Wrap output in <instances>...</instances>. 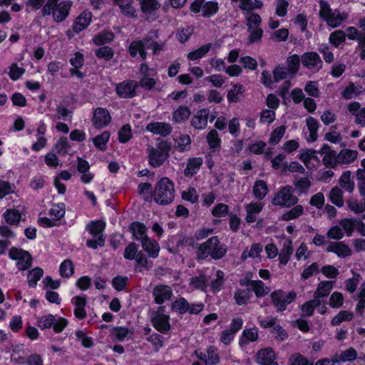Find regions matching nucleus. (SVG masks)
I'll return each instance as SVG.
<instances>
[{"instance_id":"44","label":"nucleus","mask_w":365,"mask_h":365,"mask_svg":"<svg viewBox=\"0 0 365 365\" xmlns=\"http://www.w3.org/2000/svg\"><path fill=\"white\" fill-rule=\"evenodd\" d=\"M354 314L350 311H340L331 321L332 326H338L343 322H350L354 319Z\"/></svg>"},{"instance_id":"21","label":"nucleus","mask_w":365,"mask_h":365,"mask_svg":"<svg viewBox=\"0 0 365 365\" xmlns=\"http://www.w3.org/2000/svg\"><path fill=\"white\" fill-rule=\"evenodd\" d=\"M146 130L153 134H159L162 136L168 135L172 131V126L167 123L155 122L150 123L146 126Z\"/></svg>"},{"instance_id":"38","label":"nucleus","mask_w":365,"mask_h":365,"mask_svg":"<svg viewBox=\"0 0 365 365\" xmlns=\"http://www.w3.org/2000/svg\"><path fill=\"white\" fill-rule=\"evenodd\" d=\"M333 288V282L323 281L319 283L316 291L315 297H327Z\"/></svg>"},{"instance_id":"7","label":"nucleus","mask_w":365,"mask_h":365,"mask_svg":"<svg viewBox=\"0 0 365 365\" xmlns=\"http://www.w3.org/2000/svg\"><path fill=\"white\" fill-rule=\"evenodd\" d=\"M293 192L294 190L291 185L282 187L273 197L272 203L282 207H289L296 205L299 200L293 195Z\"/></svg>"},{"instance_id":"33","label":"nucleus","mask_w":365,"mask_h":365,"mask_svg":"<svg viewBox=\"0 0 365 365\" xmlns=\"http://www.w3.org/2000/svg\"><path fill=\"white\" fill-rule=\"evenodd\" d=\"M130 229L132 231L133 235L134 238L140 242L144 240V238L148 237L146 235V227L144 224L139 222H134L130 225Z\"/></svg>"},{"instance_id":"14","label":"nucleus","mask_w":365,"mask_h":365,"mask_svg":"<svg viewBox=\"0 0 365 365\" xmlns=\"http://www.w3.org/2000/svg\"><path fill=\"white\" fill-rule=\"evenodd\" d=\"M319 153L324 155L322 162L327 168H334L339 165L338 153L332 150L329 145L324 144L319 150Z\"/></svg>"},{"instance_id":"17","label":"nucleus","mask_w":365,"mask_h":365,"mask_svg":"<svg viewBox=\"0 0 365 365\" xmlns=\"http://www.w3.org/2000/svg\"><path fill=\"white\" fill-rule=\"evenodd\" d=\"M153 294L155 302L158 304H162L165 301L170 300L173 295V291L169 286L158 285L154 287Z\"/></svg>"},{"instance_id":"49","label":"nucleus","mask_w":365,"mask_h":365,"mask_svg":"<svg viewBox=\"0 0 365 365\" xmlns=\"http://www.w3.org/2000/svg\"><path fill=\"white\" fill-rule=\"evenodd\" d=\"M4 217L6 223L9 225H19L21 215L16 210H7L4 213Z\"/></svg>"},{"instance_id":"50","label":"nucleus","mask_w":365,"mask_h":365,"mask_svg":"<svg viewBox=\"0 0 365 365\" xmlns=\"http://www.w3.org/2000/svg\"><path fill=\"white\" fill-rule=\"evenodd\" d=\"M215 277L216 278L210 283V287L213 292H220L225 283V274L222 270H217Z\"/></svg>"},{"instance_id":"47","label":"nucleus","mask_w":365,"mask_h":365,"mask_svg":"<svg viewBox=\"0 0 365 365\" xmlns=\"http://www.w3.org/2000/svg\"><path fill=\"white\" fill-rule=\"evenodd\" d=\"M141 10L145 14L151 12L160 8V4L157 0H138Z\"/></svg>"},{"instance_id":"42","label":"nucleus","mask_w":365,"mask_h":365,"mask_svg":"<svg viewBox=\"0 0 365 365\" xmlns=\"http://www.w3.org/2000/svg\"><path fill=\"white\" fill-rule=\"evenodd\" d=\"M346 205L349 209L354 212L356 215L362 214V219H365V209L361 202H359L358 200L350 197L346 200Z\"/></svg>"},{"instance_id":"54","label":"nucleus","mask_w":365,"mask_h":365,"mask_svg":"<svg viewBox=\"0 0 365 365\" xmlns=\"http://www.w3.org/2000/svg\"><path fill=\"white\" fill-rule=\"evenodd\" d=\"M110 138V133L108 131H104L101 135H97L93 139L95 146L101 150H105L106 148V143Z\"/></svg>"},{"instance_id":"23","label":"nucleus","mask_w":365,"mask_h":365,"mask_svg":"<svg viewBox=\"0 0 365 365\" xmlns=\"http://www.w3.org/2000/svg\"><path fill=\"white\" fill-rule=\"evenodd\" d=\"M339 225L344 231L346 236L351 237L356 225L364 227V223L361 219L357 218H344L339 221Z\"/></svg>"},{"instance_id":"63","label":"nucleus","mask_w":365,"mask_h":365,"mask_svg":"<svg viewBox=\"0 0 365 365\" xmlns=\"http://www.w3.org/2000/svg\"><path fill=\"white\" fill-rule=\"evenodd\" d=\"M132 137V130L129 124L123 125L118 131V140L122 143H127Z\"/></svg>"},{"instance_id":"35","label":"nucleus","mask_w":365,"mask_h":365,"mask_svg":"<svg viewBox=\"0 0 365 365\" xmlns=\"http://www.w3.org/2000/svg\"><path fill=\"white\" fill-rule=\"evenodd\" d=\"M351 173L349 170L344 172L339 180L341 188H343L349 193H351L354 190V182L351 179Z\"/></svg>"},{"instance_id":"46","label":"nucleus","mask_w":365,"mask_h":365,"mask_svg":"<svg viewBox=\"0 0 365 365\" xmlns=\"http://www.w3.org/2000/svg\"><path fill=\"white\" fill-rule=\"evenodd\" d=\"M138 191L140 195H143L146 202H150L152 201L153 192L152 191V185L150 183H140L138 187Z\"/></svg>"},{"instance_id":"9","label":"nucleus","mask_w":365,"mask_h":365,"mask_svg":"<svg viewBox=\"0 0 365 365\" xmlns=\"http://www.w3.org/2000/svg\"><path fill=\"white\" fill-rule=\"evenodd\" d=\"M171 310L182 315L187 312L190 314H197L204 308L202 303L190 304L185 298L180 297L171 304Z\"/></svg>"},{"instance_id":"26","label":"nucleus","mask_w":365,"mask_h":365,"mask_svg":"<svg viewBox=\"0 0 365 365\" xmlns=\"http://www.w3.org/2000/svg\"><path fill=\"white\" fill-rule=\"evenodd\" d=\"M293 253L292 242L291 240H286L283 242L282 248L279 255L280 264H287Z\"/></svg>"},{"instance_id":"20","label":"nucleus","mask_w":365,"mask_h":365,"mask_svg":"<svg viewBox=\"0 0 365 365\" xmlns=\"http://www.w3.org/2000/svg\"><path fill=\"white\" fill-rule=\"evenodd\" d=\"M328 252H334L339 257H346L351 255L350 247L342 242H331L327 247Z\"/></svg>"},{"instance_id":"15","label":"nucleus","mask_w":365,"mask_h":365,"mask_svg":"<svg viewBox=\"0 0 365 365\" xmlns=\"http://www.w3.org/2000/svg\"><path fill=\"white\" fill-rule=\"evenodd\" d=\"M168 315L161 313L160 311L155 312L151 318L153 326L163 334L168 333L170 329Z\"/></svg>"},{"instance_id":"24","label":"nucleus","mask_w":365,"mask_h":365,"mask_svg":"<svg viewBox=\"0 0 365 365\" xmlns=\"http://www.w3.org/2000/svg\"><path fill=\"white\" fill-rule=\"evenodd\" d=\"M91 13L83 11L75 20L73 29L76 33H79L84 30L90 24L91 19Z\"/></svg>"},{"instance_id":"61","label":"nucleus","mask_w":365,"mask_h":365,"mask_svg":"<svg viewBox=\"0 0 365 365\" xmlns=\"http://www.w3.org/2000/svg\"><path fill=\"white\" fill-rule=\"evenodd\" d=\"M301 58L299 56L294 54L287 58V69L293 74H295L299 68Z\"/></svg>"},{"instance_id":"57","label":"nucleus","mask_w":365,"mask_h":365,"mask_svg":"<svg viewBox=\"0 0 365 365\" xmlns=\"http://www.w3.org/2000/svg\"><path fill=\"white\" fill-rule=\"evenodd\" d=\"M329 42L334 46L338 47L346 39V34L342 30H337L332 32L329 36Z\"/></svg>"},{"instance_id":"58","label":"nucleus","mask_w":365,"mask_h":365,"mask_svg":"<svg viewBox=\"0 0 365 365\" xmlns=\"http://www.w3.org/2000/svg\"><path fill=\"white\" fill-rule=\"evenodd\" d=\"M113 37H114V35H113V32L104 31V32L99 34L96 36H95L93 38V41L96 45H98V46L103 45L106 43H109L111 41H113Z\"/></svg>"},{"instance_id":"13","label":"nucleus","mask_w":365,"mask_h":365,"mask_svg":"<svg viewBox=\"0 0 365 365\" xmlns=\"http://www.w3.org/2000/svg\"><path fill=\"white\" fill-rule=\"evenodd\" d=\"M302 65L313 73L318 72L323 66L319 54L315 52H306L301 57Z\"/></svg>"},{"instance_id":"18","label":"nucleus","mask_w":365,"mask_h":365,"mask_svg":"<svg viewBox=\"0 0 365 365\" xmlns=\"http://www.w3.org/2000/svg\"><path fill=\"white\" fill-rule=\"evenodd\" d=\"M210 110L202 108L197 110L191 120V125L196 129H205L207 124Z\"/></svg>"},{"instance_id":"30","label":"nucleus","mask_w":365,"mask_h":365,"mask_svg":"<svg viewBox=\"0 0 365 365\" xmlns=\"http://www.w3.org/2000/svg\"><path fill=\"white\" fill-rule=\"evenodd\" d=\"M114 3L117 4L122 13L130 17L136 16V10L132 6L133 0H113Z\"/></svg>"},{"instance_id":"62","label":"nucleus","mask_w":365,"mask_h":365,"mask_svg":"<svg viewBox=\"0 0 365 365\" xmlns=\"http://www.w3.org/2000/svg\"><path fill=\"white\" fill-rule=\"evenodd\" d=\"M296 190L299 194L306 192L311 186V182L307 178H301L294 183Z\"/></svg>"},{"instance_id":"56","label":"nucleus","mask_w":365,"mask_h":365,"mask_svg":"<svg viewBox=\"0 0 365 365\" xmlns=\"http://www.w3.org/2000/svg\"><path fill=\"white\" fill-rule=\"evenodd\" d=\"M304 208L302 205H297L294 206L289 211L284 213L282 216V220L289 221L296 219L303 214Z\"/></svg>"},{"instance_id":"25","label":"nucleus","mask_w":365,"mask_h":365,"mask_svg":"<svg viewBox=\"0 0 365 365\" xmlns=\"http://www.w3.org/2000/svg\"><path fill=\"white\" fill-rule=\"evenodd\" d=\"M141 245L150 257L156 258L158 256L160 246L155 240H150L149 237L144 238Z\"/></svg>"},{"instance_id":"39","label":"nucleus","mask_w":365,"mask_h":365,"mask_svg":"<svg viewBox=\"0 0 365 365\" xmlns=\"http://www.w3.org/2000/svg\"><path fill=\"white\" fill-rule=\"evenodd\" d=\"M252 296L251 289H237L234 294V299L238 305H245Z\"/></svg>"},{"instance_id":"11","label":"nucleus","mask_w":365,"mask_h":365,"mask_svg":"<svg viewBox=\"0 0 365 365\" xmlns=\"http://www.w3.org/2000/svg\"><path fill=\"white\" fill-rule=\"evenodd\" d=\"M9 256L11 259L18 261L16 266L20 270L27 269L31 266L32 257L28 251L14 247L9 250Z\"/></svg>"},{"instance_id":"32","label":"nucleus","mask_w":365,"mask_h":365,"mask_svg":"<svg viewBox=\"0 0 365 365\" xmlns=\"http://www.w3.org/2000/svg\"><path fill=\"white\" fill-rule=\"evenodd\" d=\"M105 227L106 224L103 221H92L86 225V230L88 231L93 237H103V232Z\"/></svg>"},{"instance_id":"22","label":"nucleus","mask_w":365,"mask_h":365,"mask_svg":"<svg viewBox=\"0 0 365 365\" xmlns=\"http://www.w3.org/2000/svg\"><path fill=\"white\" fill-rule=\"evenodd\" d=\"M72 302L75 305L74 314L79 319H83L86 317L85 307L87 304L86 297L85 295L76 296L72 299Z\"/></svg>"},{"instance_id":"43","label":"nucleus","mask_w":365,"mask_h":365,"mask_svg":"<svg viewBox=\"0 0 365 365\" xmlns=\"http://www.w3.org/2000/svg\"><path fill=\"white\" fill-rule=\"evenodd\" d=\"M251 287L256 297H262L269 292V288L266 287L261 280H253L251 282Z\"/></svg>"},{"instance_id":"64","label":"nucleus","mask_w":365,"mask_h":365,"mask_svg":"<svg viewBox=\"0 0 365 365\" xmlns=\"http://www.w3.org/2000/svg\"><path fill=\"white\" fill-rule=\"evenodd\" d=\"M95 53L99 58H104L106 61L110 60L114 55L113 50L108 46H103L96 50Z\"/></svg>"},{"instance_id":"36","label":"nucleus","mask_w":365,"mask_h":365,"mask_svg":"<svg viewBox=\"0 0 365 365\" xmlns=\"http://www.w3.org/2000/svg\"><path fill=\"white\" fill-rule=\"evenodd\" d=\"M357 357V352L354 348H349L342 351L339 356L331 359L333 364H338L340 361H353Z\"/></svg>"},{"instance_id":"48","label":"nucleus","mask_w":365,"mask_h":365,"mask_svg":"<svg viewBox=\"0 0 365 365\" xmlns=\"http://www.w3.org/2000/svg\"><path fill=\"white\" fill-rule=\"evenodd\" d=\"M59 272L62 277L68 278L74 273V266L71 259H65L60 265Z\"/></svg>"},{"instance_id":"51","label":"nucleus","mask_w":365,"mask_h":365,"mask_svg":"<svg viewBox=\"0 0 365 365\" xmlns=\"http://www.w3.org/2000/svg\"><path fill=\"white\" fill-rule=\"evenodd\" d=\"M111 334L114 336L118 341H123L128 336H131L133 331L123 327H116L112 329Z\"/></svg>"},{"instance_id":"3","label":"nucleus","mask_w":365,"mask_h":365,"mask_svg":"<svg viewBox=\"0 0 365 365\" xmlns=\"http://www.w3.org/2000/svg\"><path fill=\"white\" fill-rule=\"evenodd\" d=\"M175 197L174 183L167 177L162 178L155 186L153 199L162 205L170 204Z\"/></svg>"},{"instance_id":"55","label":"nucleus","mask_w":365,"mask_h":365,"mask_svg":"<svg viewBox=\"0 0 365 365\" xmlns=\"http://www.w3.org/2000/svg\"><path fill=\"white\" fill-rule=\"evenodd\" d=\"M48 215L54 220L58 221L65 215V205L63 203L53 205L49 210Z\"/></svg>"},{"instance_id":"59","label":"nucleus","mask_w":365,"mask_h":365,"mask_svg":"<svg viewBox=\"0 0 365 365\" xmlns=\"http://www.w3.org/2000/svg\"><path fill=\"white\" fill-rule=\"evenodd\" d=\"M317 153H319V151L313 149H307L300 154L299 159L305 165H307L311 160H314L316 162L319 163V158L317 155Z\"/></svg>"},{"instance_id":"6","label":"nucleus","mask_w":365,"mask_h":365,"mask_svg":"<svg viewBox=\"0 0 365 365\" xmlns=\"http://www.w3.org/2000/svg\"><path fill=\"white\" fill-rule=\"evenodd\" d=\"M171 143L166 140L160 141L155 148L148 149V163L153 168H158L164 163L169 157Z\"/></svg>"},{"instance_id":"40","label":"nucleus","mask_w":365,"mask_h":365,"mask_svg":"<svg viewBox=\"0 0 365 365\" xmlns=\"http://www.w3.org/2000/svg\"><path fill=\"white\" fill-rule=\"evenodd\" d=\"M212 44L211 43L202 46L199 48L190 52L187 54V58L191 61H195L205 56L211 49Z\"/></svg>"},{"instance_id":"5","label":"nucleus","mask_w":365,"mask_h":365,"mask_svg":"<svg viewBox=\"0 0 365 365\" xmlns=\"http://www.w3.org/2000/svg\"><path fill=\"white\" fill-rule=\"evenodd\" d=\"M320 17L332 28L339 27L348 18V14L341 12L339 9L332 10L330 5L324 0L319 1Z\"/></svg>"},{"instance_id":"37","label":"nucleus","mask_w":365,"mask_h":365,"mask_svg":"<svg viewBox=\"0 0 365 365\" xmlns=\"http://www.w3.org/2000/svg\"><path fill=\"white\" fill-rule=\"evenodd\" d=\"M306 123L309 131V137L307 140L310 142H314L318 138L317 131L319 127V122L314 118L309 116L306 119Z\"/></svg>"},{"instance_id":"45","label":"nucleus","mask_w":365,"mask_h":365,"mask_svg":"<svg viewBox=\"0 0 365 365\" xmlns=\"http://www.w3.org/2000/svg\"><path fill=\"white\" fill-rule=\"evenodd\" d=\"M43 270L41 267H35L28 274V282L30 287H36L37 282L43 277Z\"/></svg>"},{"instance_id":"52","label":"nucleus","mask_w":365,"mask_h":365,"mask_svg":"<svg viewBox=\"0 0 365 365\" xmlns=\"http://www.w3.org/2000/svg\"><path fill=\"white\" fill-rule=\"evenodd\" d=\"M207 140L210 148L213 151L220 148L221 140L219 138L217 130H211L207 135Z\"/></svg>"},{"instance_id":"16","label":"nucleus","mask_w":365,"mask_h":365,"mask_svg":"<svg viewBox=\"0 0 365 365\" xmlns=\"http://www.w3.org/2000/svg\"><path fill=\"white\" fill-rule=\"evenodd\" d=\"M111 116L109 111L104 108H97L94 112L92 122L95 128H103L110 122Z\"/></svg>"},{"instance_id":"34","label":"nucleus","mask_w":365,"mask_h":365,"mask_svg":"<svg viewBox=\"0 0 365 365\" xmlns=\"http://www.w3.org/2000/svg\"><path fill=\"white\" fill-rule=\"evenodd\" d=\"M268 192V187L265 181L257 180L253 186V195L257 200H262Z\"/></svg>"},{"instance_id":"10","label":"nucleus","mask_w":365,"mask_h":365,"mask_svg":"<svg viewBox=\"0 0 365 365\" xmlns=\"http://www.w3.org/2000/svg\"><path fill=\"white\" fill-rule=\"evenodd\" d=\"M191 11L197 14L201 12L203 17H211L218 11V4L215 1H205L204 0H195L190 7Z\"/></svg>"},{"instance_id":"41","label":"nucleus","mask_w":365,"mask_h":365,"mask_svg":"<svg viewBox=\"0 0 365 365\" xmlns=\"http://www.w3.org/2000/svg\"><path fill=\"white\" fill-rule=\"evenodd\" d=\"M190 115V109L187 106H181L173 113V119L176 123H180L187 120Z\"/></svg>"},{"instance_id":"2","label":"nucleus","mask_w":365,"mask_h":365,"mask_svg":"<svg viewBox=\"0 0 365 365\" xmlns=\"http://www.w3.org/2000/svg\"><path fill=\"white\" fill-rule=\"evenodd\" d=\"M227 246L220 243L217 236L208 239L197 246L196 259L203 260L209 255L215 260L222 259L227 253Z\"/></svg>"},{"instance_id":"31","label":"nucleus","mask_w":365,"mask_h":365,"mask_svg":"<svg viewBox=\"0 0 365 365\" xmlns=\"http://www.w3.org/2000/svg\"><path fill=\"white\" fill-rule=\"evenodd\" d=\"M357 156L358 152L356 150L343 149L338 153V162H339V165L351 163L357 158Z\"/></svg>"},{"instance_id":"8","label":"nucleus","mask_w":365,"mask_h":365,"mask_svg":"<svg viewBox=\"0 0 365 365\" xmlns=\"http://www.w3.org/2000/svg\"><path fill=\"white\" fill-rule=\"evenodd\" d=\"M272 304L276 310L279 312L284 311L287 306L293 302L297 298L295 292L292 291L286 293L284 291L279 289L274 291L270 294Z\"/></svg>"},{"instance_id":"28","label":"nucleus","mask_w":365,"mask_h":365,"mask_svg":"<svg viewBox=\"0 0 365 365\" xmlns=\"http://www.w3.org/2000/svg\"><path fill=\"white\" fill-rule=\"evenodd\" d=\"M329 199L338 207L344 206V192L341 187L338 186L334 187L329 193Z\"/></svg>"},{"instance_id":"1","label":"nucleus","mask_w":365,"mask_h":365,"mask_svg":"<svg viewBox=\"0 0 365 365\" xmlns=\"http://www.w3.org/2000/svg\"><path fill=\"white\" fill-rule=\"evenodd\" d=\"M158 37V30H150L142 40L133 41L130 44L128 47L130 55L135 58L138 53L143 60H145L147 58L146 49H151L153 55H158L165 47V41H155Z\"/></svg>"},{"instance_id":"4","label":"nucleus","mask_w":365,"mask_h":365,"mask_svg":"<svg viewBox=\"0 0 365 365\" xmlns=\"http://www.w3.org/2000/svg\"><path fill=\"white\" fill-rule=\"evenodd\" d=\"M72 3L69 1L58 3V0H48L41 9L42 16L53 14L56 22H62L69 14Z\"/></svg>"},{"instance_id":"27","label":"nucleus","mask_w":365,"mask_h":365,"mask_svg":"<svg viewBox=\"0 0 365 365\" xmlns=\"http://www.w3.org/2000/svg\"><path fill=\"white\" fill-rule=\"evenodd\" d=\"M258 337L259 334L257 328L245 329L240 339V344L246 345L250 342L256 341Z\"/></svg>"},{"instance_id":"60","label":"nucleus","mask_w":365,"mask_h":365,"mask_svg":"<svg viewBox=\"0 0 365 365\" xmlns=\"http://www.w3.org/2000/svg\"><path fill=\"white\" fill-rule=\"evenodd\" d=\"M247 30L252 29H260L259 26L261 24V17L259 14L251 13L246 16Z\"/></svg>"},{"instance_id":"12","label":"nucleus","mask_w":365,"mask_h":365,"mask_svg":"<svg viewBox=\"0 0 365 365\" xmlns=\"http://www.w3.org/2000/svg\"><path fill=\"white\" fill-rule=\"evenodd\" d=\"M138 83L136 81L126 80L118 83L115 86L116 94L122 98H132L136 96Z\"/></svg>"},{"instance_id":"19","label":"nucleus","mask_w":365,"mask_h":365,"mask_svg":"<svg viewBox=\"0 0 365 365\" xmlns=\"http://www.w3.org/2000/svg\"><path fill=\"white\" fill-rule=\"evenodd\" d=\"M274 359L275 354L271 348L262 349L257 354V361L260 365H278Z\"/></svg>"},{"instance_id":"29","label":"nucleus","mask_w":365,"mask_h":365,"mask_svg":"<svg viewBox=\"0 0 365 365\" xmlns=\"http://www.w3.org/2000/svg\"><path fill=\"white\" fill-rule=\"evenodd\" d=\"M201 158H192L188 160L186 168L184 170V175L186 177L193 176L200 169L202 164Z\"/></svg>"},{"instance_id":"53","label":"nucleus","mask_w":365,"mask_h":365,"mask_svg":"<svg viewBox=\"0 0 365 365\" xmlns=\"http://www.w3.org/2000/svg\"><path fill=\"white\" fill-rule=\"evenodd\" d=\"M190 285L195 289L205 290L207 287V279L205 274L190 278Z\"/></svg>"}]
</instances>
